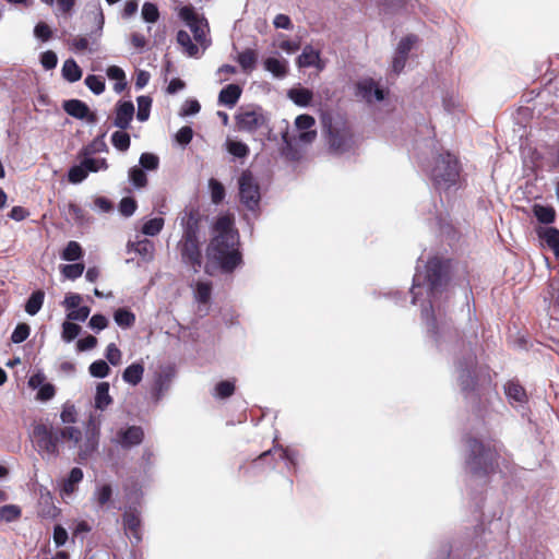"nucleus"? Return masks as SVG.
<instances>
[{"label": "nucleus", "instance_id": "1", "mask_svg": "<svg viewBox=\"0 0 559 559\" xmlns=\"http://www.w3.org/2000/svg\"><path fill=\"white\" fill-rule=\"evenodd\" d=\"M76 416L74 405L66 404L60 414L64 427L53 426L48 419L35 421L32 438L38 453L57 457L60 454V445L68 444L70 449H79L81 460H87L98 448L99 429L91 419L82 442V431L72 426L76 421Z\"/></svg>", "mask_w": 559, "mask_h": 559}, {"label": "nucleus", "instance_id": "2", "mask_svg": "<svg viewBox=\"0 0 559 559\" xmlns=\"http://www.w3.org/2000/svg\"><path fill=\"white\" fill-rule=\"evenodd\" d=\"M234 225L231 215L218 216L213 226L214 236L206 248L209 261L224 273H231L242 263L239 233Z\"/></svg>", "mask_w": 559, "mask_h": 559}, {"label": "nucleus", "instance_id": "3", "mask_svg": "<svg viewBox=\"0 0 559 559\" xmlns=\"http://www.w3.org/2000/svg\"><path fill=\"white\" fill-rule=\"evenodd\" d=\"M459 385L465 397L473 404L487 400V394L492 390V379L488 371L477 369L475 355L467 360L459 362Z\"/></svg>", "mask_w": 559, "mask_h": 559}, {"label": "nucleus", "instance_id": "4", "mask_svg": "<svg viewBox=\"0 0 559 559\" xmlns=\"http://www.w3.org/2000/svg\"><path fill=\"white\" fill-rule=\"evenodd\" d=\"M465 442L468 448L466 463L471 473L477 477H489L495 474L500 459V452L496 444L485 443L472 436H468Z\"/></svg>", "mask_w": 559, "mask_h": 559}, {"label": "nucleus", "instance_id": "5", "mask_svg": "<svg viewBox=\"0 0 559 559\" xmlns=\"http://www.w3.org/2000/svg\"><path fill=\"white\" fill-rule=\"evenodd\" d=\"M460 176L459 159L451 153L439 154L435 159L431 178L437 186L451 187Z\"/></svg>", "mask_w": 559, "mask_h": 559}, {"label": "nucleus", "instance_id": "6", "mask_svg": "<svg viewBox=\"0 0 559 559\" xmlns=\"http://www.w3.org/2000/svg\"><path fill=\"white\" fill-rule=\"evenodd\" d=\"M328 143L337 154L348 152L354 146V134L346 121L335 120L328 124Z\"/></svg>", "mask_w": 559, "mask_h": 559}, {"label": "nucleus", "instance_id": "7", "mask_svg": "<svg viewBox=\"0 0 559 559\" xmlns=\"http://www.w3.org/2000/svg\"><path fill=\"white\" fill-rule=\"evenodd\" d=\"M235 123L239 131L253 133L261 128H266L269 119L260 106L240 108L235 116Z\"/></svg>", "mask_w": 559, "mask_h": 559}, {"label": "nucleus", "instance_id": "8", "mask_svg": "<svg viewBox=\"0 0 559 559\" xmlns=\"http://www.w3.org/2000/svg\"><path fill=\"white\" fill-rule=\"evenodd\" d=\"M240 202L249 210L259 207L261 194L260 186L250 170H243L238 179Z\"/></svg>", "mask_w": 559, "mask_h": 559}, {"label": "nucleus", "instance_id": "9", "mask_svg": "<svg viewBox=\"0 0 559 559\" xmlns=\"http://www.w3.org/2000/svg\"><path fill=\"white\" fill-rule=\"evenodd\" d=\"M180 19L189 26L197 43L203 45L209 32V23L203 15L195 12L191 5H185L179 11Z\"/></svg>", "mask_w": 559, "mask_h": 559}, {"label": "nucleus", "instance_id": "10", "mask_svg": "<svg viewBox=\"0 0 559 559\" xmlns=\"http://www.w3.org/2000/svg\"><path fill=\"white\" fill-rule=\"evenodd\" d=\"M182 261L198 271L202 265V252L200 249L199 236H182L179 243Z\"/></svg>", "mask_w": 559, "mask_h": 559}, {"label": "nucleus", "instance_id": "11", "mask_svg": "<svg viewBox=\"0 0 559 559\" xmlns=\"http://www.w3.org/2000/svg\"><path fill=\"white\" fill-rule=\"evenodd\" d=\"M122 525L126 535L131 542L140 543L142 540V521L140 518V511L135 507H129L122 514Z\"/></svg>", "mask_w": 559, "mask_h": 559}, {"label": "nucleus", "instance_id": "12", "mask_svg": "<svg viewBox=\"0 0 559 559\" xmlns=\"http://www.w3.org/2000/svg\"><path fill=\"white\" fill-rule=\"evenodd\" d=\"M445 276L447 267L440 259L433 258L427 262L426 277L432 293L439 290L445 284Z\"/></svg>", "mask_w": 559, "mask_h": 559}, {"label": "nucleus", "instance_id": "13", "mask_svg": "<svg viewBox=\"0 0 559 559\" xmlns=\"http://www.w3.org/2000/svg\"><path fill=\"white\" fill-rule=\"evenodd\" d=\"M355 96L370 104L373 99L382 100L384 98V92L377 86L372 79H364L355 84Z\"/></svg>", "mask_w": 559, "mask_h": 559}, {"label": "nucleus", "instance_id": "14", "mask_svg": "<svg viewBox=\"0 0 559 559\" xmlns=\"http://www.w3.org/2000/svg\"><path fill=\"white\" fill-rule=\"evenodd\" d=\"M63 110L71 117L76 119H86L88 122L96 121V115L92 112L88 106L80 99H69L63 102Z\"/></svg>", "mask_w": 559, "mask_h": 559}, {"label": "nucleus", "instance_id": "15", "mask_svg": "<svg viewBox=\"0 0 559 559\" xmlns=\"http://www.w3.org/2000/svg\"><path fill=\"white\" fill-rule=\"evenodd\" d=\"M201 215L198 209L187 207L181 216V225L183 227L182 236H198L200 228Z\"/></svg>", "mask_w": 559, "mask_h": 559}, {"label": "nucleus", "instance_id": "16", "mask_svg": "<svg viewBox=\"0 0 559 559\" xmlns=\"http://www.w3.org/2000/svg\"><path fill=\"white\" fill-rule=\"evenodd\" d=\"M133 115L134 106L132 102H118L116 106V117L114 120V124L121 130H126L130 127V122L133 119Z\"/></svg>", "mask_w": 559, "mask_h": 559}, {"label": "nucleus", "instance_id": "17", "mask_svg": "<svg viewBox=\"0 0 559 559\" xmlns=\"http://www.w3.org/2000/svg\"><path fill=\"white\" fill-rule=\"evenodd\" d=\"M299 68L316 67L318 70L324 69V63L320 58V50L314 49L311 45H306L301 55L296 59Z\"/></svg>", "mask_w": 559, "mask_h": 559}, {"label": "nucleus", "instance_id": "18", "mask_svg": "<svg viewBox=\"0 0 559 559\" xmlns=\"http://www.w3.org/2000/svg\"><path fill=\"white\" fill-rule=\"evenodd\" d=\"M119 443L122 448H131L143 442L144 431L140 426H130L118 432Z\"/></svg>", "mask_w": 559, "mask_h": 559}, {"label": "nucleus", "instance_id": "19", "mask_svg": "<svg viewBox=\"0 0 559 559\" xmlns=\"http://www.w3.org/2000/svg\"><path fill=\"white\" fill-rule=\"evenodd\" d=\"M242 94V88L238 84H228L218 94V103L229 108L234 107Z\"/></svg>", "mask_w": 559, "mask_h": 559}, {"label": "nucleus", "instance_id": "20", "mask_svg": "<svg viewBox=\"0 0 559 559\" xmlns=\"http://www.w3.org/2000/svg\"><path fill=\"white\" fill-rule=\"evenodd\" d=\"M507 397L520 404L527 402V394L524 386L518 380H510L504 384Z\"/></svg>", "mask_w": 559, "mask_h": 559}, {"label": "nucleus", "instance_id": "21", "mask_svg": "<svg viewBox=\"0 0 559 559\" xmlns=\"http://www.w3.org/2000/svg\"><path fill=\"white\" fill-rule=\"evenodd\" d=\"M237 62L245 73H251L257 67L258 52L254 49L247 48L238 53Z\"/></svg>", "mask_w": 559, "mask_h": 559}, {"label": "nucleus", "instance_id": "22", "mask_svg": "<svg viewBox=\"0 0 559 559\" xmlns=\"http://www.w3.org/2000/svg\"><path fill=\"white\" fill-rule=\"evenodd\" d=\"M264 69L271 72L275 78H284L288 72L287 61L285 59L266 58L264 60Z\"/></svg>", "mask_w": 559, "mask_h": 559}, {"label": "nucleus", "instance_id": "23", "mask_svg": "<svg viewBox=\"0 0 559 559\" xmlns=\"http://www.w3.org/2000/svg\"><path fill=\"white\" fill-rule=\"evenodd\" d=\"M62 76L70 83L78 82L82 78V69L79 67L76 61L72 58L66 60L62 66Z\"/></svg>", "mask_w": 559, "mask_h": 559}, {"label": "nucleus", "instance_id": "24", "mask_svg": "<svg viewBox=\"0 0 559 559\" xmlns=\"http://www.w3.org/2000/svg\"><path fill=\"white\" fill-rule=\"evenodd\" d=\"M143 373H144L143 365L139 364V362H134L124 369V371L122 373V379L124 382H127L131 385H136L141 382V380L143 378Z\"/></svg>", "mask_w": 559, "mask_h": 559}, {"label": "nucleus", "instance_id": "25", "mask_svg": "<svg viewBox=\"0 0 559 559\" xmlns=\"http://www.w3.org/2000/svg\"><path fill=\"white\" fill-rule=\"evenodd\" d=\"M129 251H134L144 259H151L154 253V243L148 239H141L128 243Z\"/></svg>", "mask_w": 559, "mask_h": 559}, {"label": "nucleus", "instance_id": "26", "mask_svg": "<svg viewBox=\"0 0 559 559\" xmlns=\"http://www.w3.org/2000/svg\"><path fill=\"white\" fill-rule=\"evenodd\" d=\"M112 399L109 395V383L100 382L96 388L95 395V407L104 411L109 404H111Z\"/></svg>", "mask_w": 559, "mask_h": 559}, {"label": "nucleus", "instance_id": "27", "mask_svg": "<svg viewBox=\"0 0 559 559\" xmlns=\"http://www.w3.org/2000/svg\"><path fill=\"white\" fill-rule=\"evenodd\" d=\"M83 479V471L80 467H73L67 479L62 483V491L66 495H72L75 491L76 485Z\"/></svg>", "mask_w": 559, "mask_h": 559}, {"label": "nucleus", "instance_id": "28", "mask_svg": "<svg viewBox=\"0 0 559 559\" xmlns=\"http://www.w3.org/2000/svg\"><path fill=\"white\" fill-rule=\"evenodd\" d=\"M44 299H45L44 290L37 289V290L33 292L25 304V311L29 316H35L41 309Z\"/></svg>", "mask_w": 559, "mask_h": 559}, {"label": "nucleus", "instance_id": "29", "mask_svg": "<svg viewBox=\"0 0 559 559\" xmlns=\"http://www.w3.org/2000/svg\"><path fill=\"white\" fill-rule=\"evenodd\" d=\"M408 0H376L377 7L386 14H396L404 10Z\"/></svg>", "mask_w": 559, "mask_h": 559}, {"label": "nucleus", "instance_id": "30", "mask_svg": "<svg viewBox=\"0 0 559 559\" xmlns=\"http://www.w3.org/2000/svg\"><path fill=\"white\" fill-rule=\"evenodd\" d=\"M91 152L87 148H84L82 152V155L87 156ZM83 167L86 169V171L96 173L100 169H107L108 164L105 158H92V157H84L81 162Z\"/></svg>", "mask_w": 559, "mask_h": 559}, {"label": "nucleus", "instance_id": "31", "mask_svg": "<svg viewBox=\"0 0 559 559\" xmlns=\"http://www.w3.org/2000/svg\"><path fill=\"white\" fill-rule=\"evenodd\" d=\"M289 98L298 106H308L313 97V94L308 88H293L288 92Z\"/></svg>", "mask_w": 559, "mask_h": 559}, {"label": "nucleus", "instance_id": "32", "mask_svg": "<svg viewBox=\"0 0 559 559\" xmlns=\"http://www.w3.org/2000/svg\"><path fill=\"white\" fill-rule=\"evenodd\" d=\"M533 212L537 221L542 224H551L555 222L556 212L551 206L535 204Z\"/></svg>", "mask_w": 559, "mask_h": 559}, {"label": "nucleus", "instance_id": "33", "mask_svg": "<svg viewBox=\"0 0 559 559\" xmlns=\"http://www.w3.org/2000/svg\"><path fill=\"white\" fill-rule=\"evenodd\" d=\"M83 258V249L78 241L71 240L67 243L61 253L64 261H78Z\"/></svg>", "mask_w": 559, "mask_h": 559}, {"label": "nucleus", "instance_id": "34", "mask_svg": "<svg viewBox=\"0 0 559 559\" xmlns=\"http://www.w3.org/2000/svg\"><path fill=\"white\" fill-rule=\"evenodd\" d=\"M106 73L110 80L117 81V83L115 84L116 92L119 93L126 88V86H127L126 74H124V71L120 67L110 66L107 68Z\"/></svg>", "mask_w": 559, "mask_h": 559}, {"label": "nucleus", "instance_id": "35", "mask_svg": "<svg viewBox=\"0 0 559 559\" xmlns=\"http://www.w3.org/2000/svg\"><path fill=\"white\" fill-rule=\"evenodd\" d=\"M114 319L116 323L123 329L131 328L135 323V314L126 308L116 310Z\"/></svg>", "mask_w": 559, "mask_h": 559}, {"label": "nucleus", "instance_id": "36", "mask_svg": "<svg viewBox=\"0 0 559 559\" xmlns=\"http://www.w3.org/2000/svg\"><path fill=\"white\" fill-rule=\"evenodd\" d=\"M112 487L109 484H104L98 487L94 492V499L99 508L108 506L112 499Z\"/></svg>", "mask_w": 559, "mask_h": 559}, {"label": "nucleus", "instance_id": "37", "mask_svg": "<svg viewBox=\"0 0 559 559\" xmlns=\"http://www.w3.org/2000/svg\"><path fill=\"white\" fill-rule=\"evenodd\" d=\"M209 188L211 192V201L214 204H221L226 197V190L224 185L219 182L217 179L211 178L209 180Z\"/></svg>", "mask_w": 559, "mask_h": 559}, {"label": "nucleus", "instance_id": "38", "mask_svg": "<svg viewBox=\"0 0 559 559\" xmlns=\"http://www.w3.org/2000/svg\"><path fill=\"white\" fill-rule=\"evenodd\" d=\"M22 515V510L16 504H5L0 507V520L7 523L17 521Z\"/></svg>", "mask_w": 559, "mask_h": 559}, {"label": "nucleus", "instance_id": "39", "mask_svg": "<svg viewBox=\"0 0 559 559\" xmlns=\"http://www.w3.org/2000/svg\"><path fill=\"white\" fill-rule=\"evenodd\" d=\"M111 143L118 151L126 152L130 147L131 139L124 130L115 131L111 134Z\"/></svg>", "mask_w": 559, "mask_h": 559}, {"label": "nucleus", "instance_id": "40", "mask_svg": "<svg viewBox=\"0 0 559 559\" xmlns=\"http://www.w3.org/2000/svg\"><path fill=\"white\" fill-rule=\"evenodd\" d=\"M540 237L546 243L554 250L555 254L559 257V229L555 227H548L545 229Z\"/></svg>", "mask_w": 559, "mask_h": 559}, {"label": "nucleus", "instance_id": "41", "mask_svg": "<svg viewBox=\"0 0 559 559\" xmlns=\"http://www.w3.org/2000/svg\"><path fill=\"white\" fill-rule=\"evenodd\" d=\"M177 43L182 46L186 52L191 57L195 56L199 51L197 45L192 43L190 35L183 29L177 33Z\"/></svg>", "mask_w": 559, "mask_h": 559}, {"label": "nucleus", "instance_id": "42", "mask_svg": "<svg viewBox=\"0 0 559 559\" xmlns=\"http://www.w3.org/2000/svg\"><path fill=\"white\" fill-rule=\"evenodd\" d=\"M129 178L135 188L141 189L147 185V176L141 167H131L129 170Z\"/></svg>", "mask_w": 559, "mask_h": 559}, {"label": "nucleus", "instance_id": "43", "mask_svg": "<svg viewBox=\"0 0 559 559\" xmlns=\"http://www.w3.org/2000/svg\"><path fill=\"white\" fill-rule=\"evenodd\" d=\"M418 41V36L414 34H408L403 37L397 44L395 52L408 58L409 51L413 49L414 45Z\"/></svg>", "mask_w": 559, "mask_h": 559}, {"label": "nucleus", "instance_id": "44", "mask_svg": "<svg viewBox=\"0 0 559 559\" xmlns=\"http://www.w3.org/2000/svg\"><path fill=\"white\" fill-rule=\"evenodd\" d=\"M164 223L162 217L151 218L142 226V233L146 236H156L163 229Z\"/></svg>", "mask_w": 559, "mask_h": 559}, {"label": "nucleus", "instance_id": "45", "mask_svg": "<svg viewBox=\"0 0 559 559\" xmlns=\"http://www.w3.org/2000/svg\"><path fill=\"white\" fill-rule=\"evenodd\" d=\"M84 269L85 266L83 263L64 264L61 266V274L66 278L74 281L82 276Z\"/></svg>", "mask_w": 559, "mask_h": 559}, {"label": "nucleus", "instance_id": "46", "mask_svg": "<svg viewBox=\"0 0 559 559\" xmlns=\"http://www.w3.org/2000/svg\"><path fill=\"white\" fill-rule=\"evenodd\" d=\"M84 83L96 95L105 91V79L100 75L90 74L85 78Z\"/></svg>", "mask_w": 559, "mask_h": 559}, {"label": "nucleus", "instance_id": "47", "mask_svg": "<svg viewBox=\"0 0 559 559\" xmlns=\"http://www.w3.org/2000/svg\"><path fill=\"white\" fill-rule=\"evenodd\" d=\"M227 150L233 156L238 158H245L250 153L249 146L240 141H228Z\"/></svg>", "mask_w": 559, "mask_h": 559}, {"label": "nucleus", "instance_id": "48", "mask_svg": "<svg viewBox=\"0 0 559 559\" xmlns=\"http://www.w3.org/2000/svg\"><path fill=\"white\" fill-rule=\"evenodd\" d=\"M141 168L144 170H156L159 166V157L153 153H142L139 159Z\"/></svg>", "mask_w": 559, "mask_h": 559}, {"label": "nucleus", "instance_id": "49", "mask_svg": "<svg viewBox=\"0 0 559 559\" xmlns=\"http://www.w3.org/2000/svg\"><path fill=\"white\" fill-rule=\"evenodd\" d=\"M138 114L136 118L140 121H145L150 116V108L152 105V99L148 96H139L138 99Z\"/></svg>", "mask_w": 559, "mask_h": 559}, {"label": "nucleus", "instance_id": "50", "mask_svg": "<svg viewBox=\"0 0 559 559\" xmlns=\"http://www.w3.org/2000/svg\"><path fill=\"white\" fill-rule=\"evenodd\" d=\"M90 373L95 378H105L108 376L110 368L105 360H95L90 365Z\"/></svg>", "mask_w": 559, "mask_h": 559}, {"label": "nucleus", "instance_id": "51", "mask_svg": "<svg viewBox=\"0 0 559 559\" xmlns=\"http://www.w3.org/2000/svg\"><path fill=\"white\" fill-rule=\"evenodd\" d=\"M235 383L228 380L221 381L215 386V395L219 399H227L235 392Z\"/></svg>", "mask_w": 559, "mask_h": 559}, {"label": "nucleus", "instance_id": "52", "mask_svg": "<svg viewBox=\"0 0 559 559\" xmlns=\"http://www.w3.org/2000/svg\"><path fill=\"white\" fill-rule=\"evenodd\" d=\"M142 17L145 22L155 23L159 19V12L156 4L145 2L142 7Z\"/></svg>", "mask_w": 559, "mask_h": 559}, {"label": "nucleus", "instance_id": "53", "mask_svg": "<svg viewBox=\"0 0 559 559\" xmlns=\"http://www.w3.org/2000/svg\"><path fill=\"white\" fill-rule=\"evenodd\" d=\"M81 332V326L76 323L66 321L62 324V338L66 342L73 341Z\"/></svg>", "mask_w": 559, "mask_h": 559}, {"label": "nucleus", "instance_id": "54", "mask_svg": "<svg viewBox=\"0 0 559 559\" xmlns=\"http://www.w3.org/2000/svg\"><path fill=\"white\" fill-rule=\"evenodd\" d=\"M29 333L31 328L27 323H19L11 335V341L15 344L22 343L29 336Z\"/></svg>", "mask_w": 559, "mask_h": 559}, {"label": "nucleus", "instance_id": "55", "mask_svg": "<svg viewBox=\"0 0 559 559\" xmlns=\"http://www.w3.org/2000/svg\"><path fill=\"white\" fill-rule=\"evenodd\" d=\"M87 171L82 164L72 166L68 173V179L71 183H80L87 177Z\"/></svg>", "mask_w": 559, "mask_h": 559}, {"label": "nucleus", "instance_id": "56", "mask_svg": "<svg viewBox=\"0 0 559 559\" xmlns=\"http://www.w3.org/2000/svg\"><path fill=\"white\" fill-rule=\"evenodd\" d=\"M136 207H138V203L131 197L122 198V200L119 203V212L121 213V215H123L126 217L133 215Z\"/></svg>", "mask_w": 559, "mask_h": 559}, {"label": "nucleus", "instance_id": "57", "mask_svg": "<svg viewBox=\"0 0 559 559\" xmlns=\"http://www.w3.org/2000/svg\"><path fill=\"white\" fill-rule=\"evenodd\" d=\"M212 286L210 283L199 282L197 284L195 296L199 302L207 304L211 298Z\"/></svg>", "mask_w": 559, "mask_h": 559}, {"label": "nucleus", "instance_id": "58", "mask_svg": "<svg viewBox=\"0 0 559 559\" xmlns=\"http://www.w3.org/2000/svg\"><path fill=\"white\" fill-rule=\"evenodd\" d=\"M34 35L41 41H48L52 37V31L45 22H38L34 28Z\"/></svg>", "mask_w": 559, "mask_h": 559}, {"label": "nucleus", "instance_id": "59", "mask_svg": "<svg viewBox=\"0 0 559 559\" xmlns=\"http://www.w3.org/2000/svg\"><path fill=\"white\" fill-rule=\"evenodd\" d=\"M105 356L107 360L114 366L119 365L121 361V352L114 343H110L107 346Z\"/></svg>", "mask_w": 559, "mask_h": 559}, {"label": "nucleus", "instance_id": "60", "mask_svg": "<svg viewBox=\"0 0 559 559\" xmlns=\"http://www.w3.org/2000/svg\"><path fill=\"white\" fill-rule=\"evenodd\" d=\"M314 123L316 120L310 115H299L295 120V124L297 129L300 131L310 130L314 126Z\"/></svg>", "mask_w": 559, "mask_h": 559}, {"label": "nucleus", "instance_id": "61", "mask_svg": "<svg viewBox=\"0 0 559 559\" xmlns=\"http://www.w3.org/2000/svg\"><path fill=\"white\" fill-rule=\"evenodd\" d=\"M40 62L46 70H51L57 66V55L52 50H47L41 53Z\"/></svg>", "mask_w": 559, "mask_h": 559}, {"label": "nucleus", "instance_id": "62", "mask_svg": "<svg viewBox=\"0 0 559 559\" xmlns=\"http://www.w3.org/2000/svg\"><path fill=\"white\" fill-rule=\"evenodd\" d=\"M56 394V389L51 383H44L38 392L36 399L39 401H49L51 400Z\"/></svg>", "mask_w": 559, "mask_h": 559}, {"label": "nucleus", "instance_id": "63", "mask_svg": "<svg viewBox=\"0 0 559 559\" xmlns=\"http://www.w3.org/2000/svg\"><path fill=\"white\" fill-rule=\"evenodd\" d=\"M91 309L87 306L79 307L69 311L68 319L72 321H85L90 316Z\"/></svg>", "mask_w": 559, "mask_h": 559}, {"label": "nucleus", "instance_id": "64", "mask_svg": "<svg viewBox=\"0 0 559 559\" xmlns=\"http://www.w3.org/2000/svg\"><path fill=\"white\" fill-rule=\"evenodd\" d=\"M193 136V131L190 127L185 126L180 128L176 134V140L178 143L182 145H187L191 142Z\"/></svg>", "mask_w": 559, "mask_h": 559}]
</instances>
